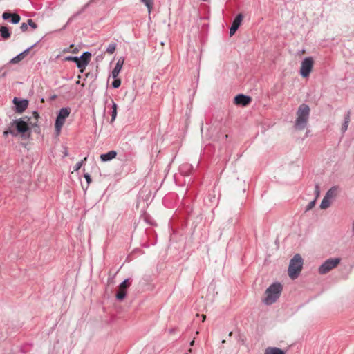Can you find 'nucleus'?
I'll list each match as a JSON object with an SVG mask.
<instances>
[{
    "label": "nucleus",
    "instance_id": "18",
    "mask_svg": "<svg viewBox=\"0 0 354 354\" xmlns=\"http://www.w3.org/2000/svg\"><path fill=\"white\" fill-rule=\"evenodd\" d=\"M337 191V188L336 187H333L326 192L325 196L331 201L336 196Z\"/></svg>",
    "mask_w": 354,
    "mask_h": 354
},
{
    "label": "nucleus",
    "instance_id": "16",
    "mask_svg": "<svg viewBox=\"0 0 354 354\" xmlns=\"http://www.w3.org/2000/svg\"><path fill=\"white\" fill-rule=\"evenodd\" d=\"M111 123L113 122L116 118V116H117V108H118V106L116 104V103L113 101V99H111Z\"/></svg>",
    "mask_w": 354,
    "mask_h": 354
},
{
    "label": "nucleus",
    "instance_id": "23",
    "mask_svg": "<svg viewBox=\"0 0 354 354\" xmlns=\"http://www.w3.org/2000/svg\"><path fill=\"white\" fill-rule=\"evenodd\" d=\"M25 56L21 53L17 56L14 57L12 59H10V63L11 64H17L21 60H22Z\"/></svg>",
    "mask_w": 354,
    "mask_h": 354
},
{
    "label": "nucleus",
    "instance_id": "17",
    "mask_svg": "<svg viewBox=\"0 0 354 354\" xmlns=\"http://www.w3.org/2000/svg\"><path fill=\"white\" fill-rule=\"evenodd\" d=\"M0 33L3 39H7L10 37V32L6 26H1L0 28Z\"/></svg>",
    "mask_w": 354,
    "mask_h": 354
},
{
    "label": "nucleus",
    "instance_id": "24",
    "mask_svg": "<svg viewBox=\"0 0 354 354\" xmlns=\"http://www.w3.org/2000/svg\"><path fill=\"white\" fill-rule=\"evenodd\" d=\"M89 5V3H86V5H84L83 6V8H82V9L80 10H79L78 12H77L76 13L73 14V16L68 19V22H70L71 20H73L74 18H75L76 17H77L78 15H80L81 13H82L85 9Z\"/></svg>",
    "mask_w": 354,
    "mask_h": 354
},
{
    "label": "nucleus",
    "instance_id": "8",
    "mask_svg": "<svg viewBox=\"0 0 354 354\" xmlns=\"http://www.w3.org/2000/svg\"><path fill=\"white\" fill-rule=\"evenodd\" d=\"M13 102L15 104L16 111L18 113L24 112L28 107V101L27 100H19L17 97H15Z\"/></svg>",
    "mask_w": 354,
    "mask_h": 354
},
{
    "label": "nucleus",
    "instance_id": "10",
    "mask_svg": "<svg viewBox=\"0 0 354 354\" xmlns=\"http://www.w3.org/2000/svg\"><path fill=\"white\" fill-rule=\"evenodd\" d=\"M14 123L18 133H24L29 130L28 124L21 119L14 120Z\"/></svg>",
    "mask_w": 354,
    "mask_h": 354
},
{
    "label": "nucleus",
    "instance_id": "35",
    "mask_svg": "<svg viewBox=\"0 0 354 354\" xmlns=\"http://www.w3.org/2000/svg\"><path fill=\"white\" fill-rule=\"evenodd\" d=\"M86 182L88 184H89L91 182V178L89 174L86 173L84 175Z\"/></svg>",
    "mask_w": 354,
    "mask_h": 354
},
{
    "label": "nucleus",
    "instance_id": "22",
    "mask_svg": "<svg viewBox=\"0 0 354 354\" xmlns=\"http://www.w3.org/2000/svg\"><path fill=\"white\" fill-rule=\"evenodd\" d=\"M243 15L241 13L238 14L235 19H234L232 24L239 28L240 24L243 20Z\"/></svg>",
    "mask_w": 354,
    "mask_h": 354
},
{
    "label": "nucleus",
    "instance_id": "13",
    "mask_svg": "<svg viewBox=\"0 0 354 354\" xmlns=\"http://www.w3.org/2000/svg\"><path fill=\"white\" fill-rule=\"evenodd\" d=\"M117 156V152L114 150L109 151V152L106 153H102L100 155V160L102 162H107L109 160H113Z\"/></svg>",
    "mask_w": 354,
    "mask_h": 354
},
{
    "label": "nucleus",
    "instance_id": "32",
    "mask_svg": "<svg viewBox=\"0 0 354 354\" xmlns=\"http://www.w3.org/2000/svg\"><path fill=\"white\" fill-rule=\"evenodd\" d=\"M27 24L33 29H36L37 28V25L30 19H28Z\"/></svg>",
    "mask_w": 354,
    "mask_h": 354
},
{
    "label": "nucleus",
    "instance_id": "26",
    "mask_svg": "<svg viewBox=\"0 0 354 354\" xmlns=\"http://www.w3.org/2000/svg\"><path fill=\"white\" fill-rule=\"evenodd\" d=\"M141 1L147 7L149 12H150L153 4V0H141Z\"/></svg>",
    "mask_w": 354,
    "mask_h": 354
},
{
    "label": "nucleus",
    "instance_id": "34",
    "mask_svg": "<svg viewBox=\"0 0 354 354\" xmlns=\"http://www.w3.org/2000/svg\"><path fill=\"white\" fill-rule=\"evenodd\" d=\"M36 44H37V43H36V44H33V45H32L30 47H29V48H26L25 50H24L23 52H21V53H22L24 56H26V55H27V53L30 51V49H32L34 46H36Z\"/></svg>",
    "mask_w": 354,
    "mask_h": 354
},
{
    "label": "nucleus",
    "instance_id": "3",
    "mask_svg": "<svg viewBox=\"0 0 354 354\" xmlns=\"http://www.w3.org/2000/svg\"><path fill=\"white\" fill-rule=\"evenodd\" d=\"M303 267V259L297 254L290 260L288 266V275L292 279H297Z\"/></svg>",
    "mask_w": 354,
    "mask_h": 354
},
{
    "label": "nucleus",
    "instance_id": "29",
    "mask_svg": "<svg viewBox=\"0 0 354 354\" xmlns=\"http://www.w3.org/2000/svg\"><path fill=\"white\" fill-rule=\"evenodd\" d=\"M129 279H124L120 285V288H123L124 290H126L129 286Z\"/></svg>",
    "mask_w": 354,
    "mask_h": 354
},
{
    "label": "nucleus",
    "instance_id": "11",
    "mask_svg": "<svg viewBox=\"0 0 354 354\" xmlns=\"http://www.w3.org/2000/svg\"><path fill=\"white\" fill-rule=\"evenodd\" d=\"M124 57H120L118 59V62L114 67V68L113 69L112 72H111V77L113 78H115V77H118L119 73H120L121 70H122V66L124 64Z\"/></svg>",
    "mask_w": 354,
    "mask_h": 354
},
{
    "label": "nucleus",
    "instance_id": "4",
    "mask_svg": "<svg viewBox=\"0 0 354 354\" xmlns=\"http://www.w3.org/2000/svg\"><path fill=\"white\" fill-rule=\"evenodd\" d=\"M91 57V53L86 51L83 53L80 57L68 56L66 57V59L74 62L77 68L82 72V70L88 64Z\"/></svg>",
    "mask_w": 354,
    "mask_h": 354
},
{
    "label": "nucleus",
    "instance_id": "7",
    "mask_svg": "<svg viewBox=\"0 0 354 354\" xmlns=\"http://www.w3.org/2000/svg\"><path fill=\"white\" fill-rule=\"evenodd\" d=\"M313 66V59L312 57H305L301 64L300 75L303 77H308L312 71Z\"/></svg>",
    "mask_w": 354,
    "mask_h": 354
},
{
    "label": "nucleus",
    "instance_id": "14",
    "mask_svg": "<svg viewBox=\"0 0 354 354\" xmlns=\"http://www.w3.org/2000/svg\"><path fill=\"white\" fill-rule=\"evenodd\" d=\"M350 120H351V111H348L344 115V123L341 128V131L343 133H344L347 131L348 124L350 122Z\"/></svg>",
    "mask_w": 354,
    "mask_h": 354
},
{
    "label": "nucleus",
    "instance_id": "20",
    "mask_svg": "<svg viewBox=\"0 0 354 354\" xmlns=\"http://www.w3.org/2000/svg\"><path fill=\"white\" fill-rule=\"evenodd\" d=\"M330 204H331V201L329 200L326 196H324L322 201L321 202L320 208L322 209H325L328 208V207H330Z\"/></svg>",
    "mask_w": 354,
    "mask_h": 354
},
{
    "label": "nucleus",
    "instance_id": "27",
    "mask_svg": "<svg viewBox=\"0 0 354 354\" xmlns=\"http://www.w3.org/2000/svg\"><path fill=\"white\" fill-rule=\"evenodd\" d=\"M113 79H114V80L112 82V86L114 88H119L120 86V85H121V80H120V79H119L118 77H115V78H113Z\"/></svg>",
    "mask_w": 354,
    "mask_h": 354
},
{
    "label": "nucleus",
    "instance_id": "33",
    "mask_svg": "<svg viewBox=\"0 0 354 354\" xmlns=\"http://www.w3.org/2000/svg\"><path fill=\"white\" fill-rule=\"evenodd\" d=\"M20 29L22 32H26L28 30V24L22 23L20 26Z\"/></svg>",
    "mask_w": 354,
    "mask_h": 354
},
{
    "label": "nucleus",
    "instance_id": "37",
    "mask_svg": "<svg viewBox=\"0 0 354 354\" xmlns=\"http://www.w3.org/2000/svg\"><path fill=\"white\" fill-rule=\"evenodd\" d=\"M3 68H0V77H5L6 75V72H3L1 73V71H3Z\"/></svg>",
    "mask_w": 354,
    "mask_h": 354
},
{
    "label": "nucleus",
    "instance_id": "9",
    "mask_svg": "<svg viewBox=\"0 0 354 354\" xmlns=\"http://www.w3.org/2000/svg\"><path fill=\"white\" fill-rule=\"evenodd\" d=\"M251 102V97L243 94H239L234 97V103L237 105L247 106Z\"/></svg>",
    "mask_w": 354,
    "mask_h": 354
},
{
    "label": "nucleus",
    "instance_id": "36",
    "mask_svg": "<svg viewBox=\"0 0 354 354\" xmlns=\"http://www.w3.org/2000/svg\"><path fill=\"white\" fill-rule=\"evenodd\" d=\"M9 133L12 134V136H17V133H15L12 130H9V131H5L3 132V135L5 136H6L7 135H8Z\"/></svg>",
    "mask_w": 354,
    "mask_h": 354
},
{
    "label": "nucleus",
    "instance_id": "2",
    "mask_svg": "<svg viewBox=\"0 0 354 354\" xmlns=\"http://www.w3.org/2000/svg\"><path fill=\"white\" fill-rule=\"evenodd\" d=\"M282 291V285L276 282L270 285L266 291V297L263 300L266 305H271L274 303L280 297Z\"/></svg>",
    "mask_w": 354,
    "mask_h": 354
},
{
    "label": "nucleus",
    "instance_id": "1",
    "mask_svg": "<svg viewBox=\"0 0 354 354\" xmlns=\"http://www.w3.org/2000/svg\"><path fill=\"white\" fill-rule=\"evenodd\" d=\"M310 116V107L306 104H301L297 111V118L295 122V128L297 130H303L308 124Z\"/></svg>",
    "mask_w": 354,
    "mask_h": 354
},
{
    "label": "nucleus",
    "instance_id": "15",
    "mask_svg": "<svg viewBox=\"0 0 354 354\" xmlns=\"http://www.w3.org/2000/svg\"><path fill=\"white\" fill-rule=\"evenodd\" d=\"M264 354H286L285 351L277 347H268Z\"/></svg>",
    "mask_w": 354,
    "mask_h": 354
},
{
    "label": "nucleus",
    "instance_id": "31",
    "mask_svg": "<svg viewBox=\"0 0 354 354\" xmlns=\"http://www.w3.org/2000/svg\"><path fill=\"white\" fill-rule=\"evenodd\" d=\"M315 205V200L310 201L306 207V212L310 210Z\"/></svg>",
    "mask_w": 354,
    "mask_h": 354
},
{
    "label": "nucleus",
    "instance_id": "38",
    "mask_svg": "<svg viewBox=\"0 0 354 354\" xmlns=\"http://www.w3.org/2000/svg\"><path fill=\"white\" fill-rule=\"evenodd\" d=\"M241 342H242V343H243V344H244V342H245V341H244V339H241Z\"/></svg>",
    "mask_w": 354,
    "mask_h": 354
},
{
    "label": "nucleus",
    "instance_id": "5",
    "mask_svg": "<svg viewBox=\"0 0 354 354\" xmlns=\"http://www.w3.org/2000/svg\"><path fill=\"white\" fill-rule=\"evenodd\" d=\"M340 258H330L326 260L318 268L320 274H325L336 268L340 263Z\"/></svg>",
    "mask_w": 354,
    "mask_h": 354
},
{
    "label": "nucleus",
    "instance_id": "28",
    "mask_svg": "<svg viewBox=\"0 0 354 354\" xmlns=\"http://www.w3.org/2000/svg\"><path fill=\"white\" fill-rule=\"evenodd\" d=\"M86 160V157H85L83 160L76 163V165L74 167L75 171H78L84 164V162Z\"/></svg>",
    "mask_w": 354,
    "mask_h": 354
},
{
    "label": "nucleus",
    "instance_id": "19",
    "mask_svg": "<svg viewBox=\"0 0 354 354\" xmlns=\"http://www.w3.org/2000/svg\"><path fill=\"white\" fill-rule=\"evenodd\" d=\"M192 169V166L189 164H185L180 166V171L184 175H188V171Z\"/></svg>",
    "mask_w": 354,
    "mask_h": 354
},
{
    "label": "nucleus",
    "instance_id": "30",
    "mask_svg": "<svg viewBox=\"0 0 354 354\" xmlns=\"http://www.w3.org/2000/svg\"><path fill=\"white\" fill-rule=\"evenodd\" d=\"M239 27L236 26L235 25L232 24L230 28V35L232 36L236 31L238 30Z\"/></svg>",
    "mask_w": 354,
    "mask_h": 354
},
{
    "label": "nucleus",
    "instance_id": "6",
    "mask_svg": "<svg viewBox=\"0 0 354 354\" xmlns=\"http://www.w3.org/2000/svg\"><path fill=\"white\" fill-rule=\"evenodd\" d=\"M71 111V110L69 107H64L59 110L55 124V130L57 133H60V131L65 122V120L70 115Z\"/></svg>",
    "mask_w": 354,
    "mask_h": 354
},
{
    "label": "nucleus",
    "instance_id": "12",
    "mask_svg": "<svg viewBox=\"0 0 354 354\" xmlns=\"http://www.w3.org/2000/svg\"><path fill=\"white\" fill-rule=\"evenodd\" d=\"M2 18L4 20H8L10 19V22L13 24H17L20 21L21 17L17 13H10L8 12H5L2 15Z\"/></svg>",
    "mask_w": 354,
    "mask_h": 354
},
{
    "label": "nucleus",
    "instance_id": "21",
    "mask_svg": "<svg viewBox=\"0 0 354 354\" xmlns=\"http://www.w3.org/2000/svg\"><path fill=\"white\" fill-rule=\"evenodd\" d=\"M127 295L126 290H124L123 288H119V290L118 291L116 294V298L121 301L125 298Z\"/></svg>",
    "mask_w": 354,
    "mask_h": 354
},
{
    "label": "nucleus",
    "instance_id": "25",
    "mask_svg": "<svg viewBox=\"0 0 354 354\" xmlns=\"http://www.w3.org/2000/svg\"><path fill=\"white\" fill-rule=\"evenodd\" d=\"M116 46H117L116 43L110 44L106 48V53H108L109 54H113L116 49Z\"/></svg>",
    "mask_w": 354,
    "mask_h": 354
}]
</instances>
